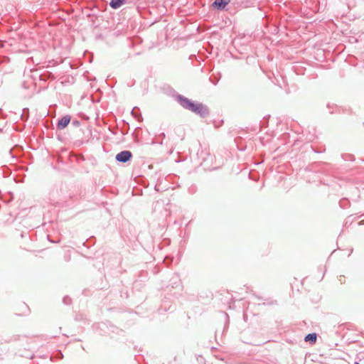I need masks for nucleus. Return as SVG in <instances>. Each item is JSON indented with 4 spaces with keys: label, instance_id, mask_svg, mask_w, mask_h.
I'll return each mask as SVG.
<instances>
[{
    "label": "nucleus",
    "instance_id": "f257e3e1",
    "mask_svg": "<svg viewBox=\"0 0 364 364\" xmlns=\"http://www.w3.org/2000/svg\"><path fill=\"white\" fill-rule=\"evenodd\" d=\"M180 102L184 108L198 114L200 116H205L208 114L207 108L202 104L194 103L187 98H181Z\"/></svg>",
    "mask_w": 364,
    "mask_h": 364
},
{
    "label": "nucleus",
    "instance_id": "0eeeda50",
    "mask_svg": "<svg viewBox=\"0 0 364 364\" xmlns=\"http://www.w3.org/2000/svg\"><path fill=\"white\" fill-rule=\"evenodd\" d=\"M355 364H359V363L356 362V363H355Z\"/></svg>",
    "mask_w": 364,
    "mask_h": 364
},
{
    "label": "nucleus",
    "instance_id": "f03ea898",
    "mask_svg": "<svg viewBox=\"0 0 364 364\" xmlns=\"http://www.w3.org/2000/svg\"><path fill=\"white\" fill-rule=\"evenodd\" d=\"M132 153L129 151H123L116 155L117 161L119 162H127L132 157Z\"/></svg>",
    "mask_w": 364,
    "mask_h": 364
},
{
    "label": "nucleus",
    "instance_id": "7ed1b4c3",
    "mask_svg": "<svg viewBox=\"0 0 364 364\" xmlns=\"http://www.w3.org/2000/svg\"><path fill=\"white\" fill-rule=\"evenodd\" d=\"M70 122V116L66 115V116L62 117L58 121V128L59 129H63L64 128H65L69 124Z\"/></svg>",
    "mask_w": 364,
    "mask_h": 364
},
{
    "label": "nucleus",
    "instance_id": "20e7f679",
    "mask_svg": "<svg viewBox=\"0 0 364 364\" xmlns=\"http://www.w3.org/2000/svg\"><path fill=\"white\" fill-rule=\"evenodd\" d=\"M229 2L230 0H215L213 6L218 9H223Z\"/></svg>",
    "mask_w": 364,
    "mask_h": 364
},
{
    "label": "nucleus",
    "instance_id": "39448f33",
    "mask_svg": "<svg viewBox=\"0 0 364 364\" xmlns=\"http://www.w3.org/2000/svg\"><path fill=\"white\" fill-rule=\"evenodd\" d=\"M305 341H309L311 343H315L316 341V333H309L304 338Z\"/></svg>",
    "mask_w": 364,
    "mask_h": 364
},
{
    "label": "nucleus",
    "instance_id": "423d86ee",
    "mask_svg": "<svg viewBox=\"0 0 364 364\" xmlns=\"http://www.w3.org/2000/svg\"><path fill=\"white\" fill-rule=\"evenodd\" d=\"M123 4V0H112L110 2V6L113 9H117L120 7Z\"/></svg>",
    "mask_w": 364,
    "mask_h": 364
}]
</instances>
